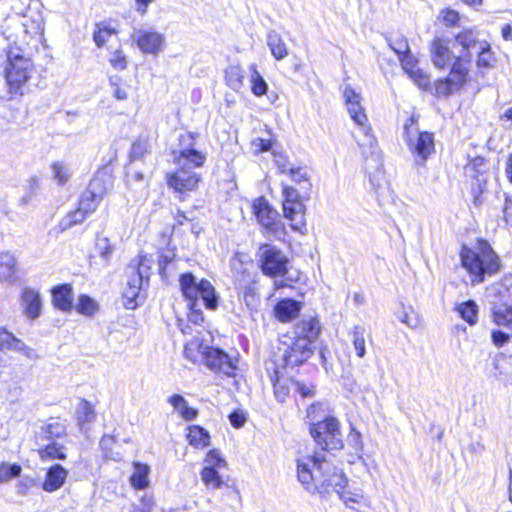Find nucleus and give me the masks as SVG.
<instances>
[{"label": "nucleus", "instance_id": "obj_24", "mask_svg": "<svg viewBox=\"0 0 512 512\" xmlns=\"http://www.w3.org/2000/svg\"><path fill=\"white\" fill-rule=\"evenodd\" d=\"M485 164V160L482 157H477L473 159L469 165L466 167L468 173L475 172V175L472 177L475 178L476 183L473 184L472 192L474 195V203L477 204L479 200L480 194L483 192V186L486 183V177L484 175L483 167Z\"/></svg>", "mask_w": 512, "mask_h": 512}, {"label": "nucleus", "instance_id": "obj_27", "mask_svg": "<svg viewBox=\"0 0 512 512\" xmlns=\"http://www.w3.org/2000/svg\"><path fill=\"white\" fill-rule=\"evenodd\" d=\"M150 467L148 464L141 462H133V472L129 478L130 485L138 490L149 487Z\"/></svg>", "mask_w": 512, "mask_h": 512}, {"label": "nucleus", "instance_id": "obj_43", "mask_svg": "<svg viewBox=\"0 0 512 512\" xmlns=\"http://www.w3.org/2000/svg\"><path fill=\"white\" fill-rule=\"evenodd\" d=\"M52 178L58 184L64 185L71 177V171L67 164L63 162H53L51 164Z\"/></svg>", "mask_w": 512, "mask_h": 512}, {"label": "nucleus", "instance_id": "obj_46", "mask_svg": "<svg viewBox=\"0 0 512 512\" xmlns=\"http://www.w3.org/2000/svg\"><path fill=\"white\" fill-rule=\"evenodd\" d=\"M474 52L478 53L477 65L479 67L487 68V67L491 66V60H492L491 46L487 41L482 40L479 43L477 50H475Z\"/></svg>", "mask_w": 512, "mask_h": 512}, {"label": "nucleus", "instance_id": "obj_50", "mask_svg": "<svg viewBox=\"0 0 512 512\" xmlns=\"http://www.w3.org/2000/svg\"><path fill=\"white\" fill-rule=\"evenodd\" d=\"M114 251V247L111 245L110 240L107 237H98L96 241V252L103 259L105 263H108L110 257Z\"/></svg>", "mask_w": 512, "mask_h": 512}, {"label": "nucleus", "instance_id": "obj_17", "mask_svg": "<svg viewBox=\"0 0 512 512\" xmlns=\"http://www.w3.org/2000/svg\"><path fill=\"white\" fill-rule=\"evenodd\" d=\"M104 182V176H96L91 180L88 191L83 194L79 207L87 214L96 210L100 199L106 192V187L103 186Z\"/></svg>", "mask_w": 512, "mask_h": 512}, {"label": "nucleus", "instance_id": "obj_1", "mask_svg": "<svg viewBox=\"0 0 512 512\" xmlns=\"http://www.w3.org/2000/svg\"><path fill=\"white\" fill-rule=\"evenodd\" d=\"M460 259L462 266L470 274L473 285L482 283L486 276H492L501 269L499 256L493 251L490 244L483 239L477 241L475 250L463 246Z\"/></svg>", "mask_w": 512, "mask_h": 512}, {"label": "nucleus", "instance_id": "obj_23", "mask_svg": "<svg viewBox=\"0 0 512 512\" xmlns=\"http://www.w3.org/2000/svg\"><path fill=\"white\" fill-rule=\"evenodd\" d=\"M74 294L71 285L63 284L53 288L52 303L64 312L70 311L73 307Z\"/></svg>", "mask_w": 512, "mask_h": 512}, {"label": "nucleus", "instance_id": "obj_6", "mask_svg": "<svg viewBox=\"0 0 512 512\" xmlns=\"http://www.w3.org/2000/svg\"><path fill=\"white\" fill-rule=\"evenodd\" d=\"M418 116L412 115L404 124V141L411 153L424 162L434 151L433 135L429 132H420L417 126Z\"/></svg>", "mask_w": 512, "mask_h": 512}, {"label": "nucleus", "instance_id": "obj_30", "mask_svg": "<svg viewBox=\"0 0 512 512\" xmlns=\"http://www.w3.org/2000/svg\"><path fill=\"white\" fill-rule=\"evenodd\" d=\"M168 402L186 421L194 420L198 415V411L195 408L189 407L185 398L179 394L170 396Z\"/></svg>", "mask_w": 512, "mask_h": 512}, {"label": "nucleus", "instance_id": "obj_29", "mask_svg": "<svg viewBox=\"0 0 512 512\" xmlns=\"http://www.w3.org/2000/svg\"><path fill=\"white\" fill-rule=\"evenodd\" d=\"M210 346L204 344L199 338L190 340L184 348L185 357L193 363H204L206 351Z\"/></svg>", "mask_w": 512, "mask_h": 512}, {"label": "nucleus", "instance_id": "obj_35", "mask_svg": "<svg viewBox=\"0 0 512 512\" xmlns=\"http://www.w3.org/2000/svg\"><path fill=\"white\" fill-rule=\"evenodd\" d=\"M308 460L311 464L309 467V471L312 474H321L323 478H330L328 473H325L323 466L324 465H333L330 463L322 454L315 453L314 455H307L297 459L298 461Z\"/></svg>", "mask_w": 512, "mask_h": 512}, {"label": "nucleus", "instance_id": "obj_21", "mask_svg": "<svg viewBox=\"0 0 512 512\" xmlns=\"http://www.w3.org/2000/svg\"><path fill=\"white\" fill-rule=\"evenodd\" d=\"M431 61L435 67L444 69L448 64V39L445 34L436 36L430 47Z\"/></svg>", "mask_w": 512, "mask_h": 512}, {"label": "nucleus", "instance_id": "obj_22", "mask_svg": "<svg viewBox=\"0 0 512 512\" xmlns=\"http://www.w3.org/2000/svg\"><path fill=\"white\" fill-rule=\"evenodd\" d=\"M450 67V94L460 90L468 80L471 62L455 60Z\"/></svg>", "mask_w": 512, "mask_h": 512}, {"label": "nucleus", "instance_id": "obj_37", "mask_svg": "<svg viewBox=\"0 0 512 512\" xmlns=\"http://www.w3.org/2000/svg\"><path fill=\"white\" fill-rule=\"evenodd\" d=\"M460 317L469 325H475L478 321V305L473 300L461 303L456 308Z\"/></svg>", "mask_w": 512, "mask_h": 512}, {"label": "nucleus", "instance_id": "obj_8", "mask_svg": "<svg viewBox=\"0 0 512 512\" xmlns=\"http://www.w3.org/2000/svg\"><path fill=\"white\" fill-rule=\"evenodd\" d=\"M32 62L20 48L10 47L7 52L5 76L10 89L18 90L29 79Z\"/></svg>", "mask_w": 512, "mask_h": 512}, {"label": "nucleus", "instance_id": "obj_5", "mask_svg": "<svg viewBox=\"0 0 512 512\" xmlns=\"http://www.w3.org/2000/svg\"><path fill=\"white\" fill-rule=\"evenodd\" d=\"M180 288L183 296L190 302L198 303L201 298L207 309L215 310L218 307L219 295L210 281H197L193 274L185 273L180 277Z\"/></svg>", "mask_w": 512, "mask_h": 512}, {"label": "nucleus", "instance_id": "obj_3", "mask_svg": "<svg viewBox=\"0 0 512 512\" xmlns=\"http://www.w3.org/2000/svg\"><path fill=\"white\" fill-rule=\"evenodd\" d=\"M459 20L458 12L450 9V59L471 62L477 50L479 33L475 28H463L455 24Z\"/></svg>", "mask_w": 512, "mask_h": 512}, {"label": "nucleus", "instance_id": "obj_59", "mask_svg": "<svg viewBox=\"0 0 512 512\" xmlns=\"http://www.w3.org/2000/svg\"><path fill=\"white\" fill-rule=\"evenodd\" d=\"M113 87V96L118 100H126L128 98L129 86H121L117 81L111 80Z\"/></svg>", "mask_w": 512, "mask_h": 512}, {"label": "nucleus", "instance_id": "obj_62", "mask_svg": "<svg viewBox=\"0 0 512 512\" xmlns=\"http://www.w3.org/2000/svg\"><path fill=\"white\" fill-rule=\"evenodd\" d=\"M190 314L189 320L194 324H200L204 320V316L202 311L199 309V305L196 302H191L190 304Z\"/></svg>", "mask_w": 512, "mask_h": 512}, {"label": "nucleus", "instance_id": "obj_2", "mask_svg": "<svg viewBox=\"0 0 512 512\" xmlns=\"http://www.w3.org/2000/svg\"><path fill=\"white\" fill-rule=\"evenodd\" d=\"M310 466L308 460L297 462L298 480L307 491L320 494H328L332 491H336L338 494L342 492L340 489L344 488L347 479L340 469L334 465H324V471L330 475V478H323L321 474H312L309 471Z\"/></svg>", "mask_w": 512, "mask_h": 512}, {"label": "nucleus", "instance_id": "obj_63", "mask_svg": "<svg viewBox=\"0 0 512 512\" xmlns=\"http://www.w3.org/2000/svg\"><path fill=\"white\" fill-rule=\"evenodd\" d=\"M349 444L353 446L356 451H361L363 449L362 436L359 431L352 429L349 434Z\"/></svg>", "mask_w": 512, "mask_h": 512}, {"label": "nucleus", "instance_id": "obj_16", "mask_svg": "<svg viewBox=\"0 0 512 512\" xmlns=\"http://www.w3.org/2000/svg\"><path fill=\"white\" fill-rule=\"evenodd\" d=\"M167 182L169 187L173 188L176 192L184 193L197 188L200 176L189 169L180 168L168 175Z\"/></svg>", "mask_w": 512, "mask_h": 512}, {"label": "nucleus", "instance_id": "obj_41", "mask_svg": "<svg viewBox=\"0 0 512 512\" xmlns=\"http://www.w3.org/2000/svg\"><path fill=\"white\" fill-rule=\"evenodd\" d=\"M274 394L278 401L284 402L293 388V380L285 377H277L274 381Z\"/></svg>", "mask_w": 512, "mask_h": 512}, {"label": "nucleus", "instance_id": "obj_14", "mask_svg": "<svg viewBox=\"0 0 512 512\" xmlns=\"http://www.w3.org/2000/svg\"><path fill=\"white\" fill-rule=\"evenodd\" d=\"M237 362V358L230 357L220 349L210 347L206 351L203 364L213 371H220L228 376H232L237 369Z\"/></svg>", "mask_w": 512, "mask_h": 512}, {"label": "nucleus", "instance_id": "obj_9", "mask_svg": "<svg viewBox=\"0 0 512 512\" xmlns=\"http://www.w3.org/2000/svg\"><path fill=\"white\" fill-rule=\"evenodd\" d=\"M257 255L260 268L265 275L280 277L288 272V258L276 246L263 244L259 247Z\"/></svg>", "mask_w": 512, "mask_h": 512}, {"label": "nucleus", "instance_id": "obj_39", "mask_svg": "<svg viewBox=\"0 0 512 512\" xmlns=\"http://www.w3.org/2000/svg\"><path fill=\"white\" fill-rule=\"evenodd\" d=\"M251 76H250V82H251V91L255 96H263L266 94L268 85L266 81L263 79L259 71L257 70V66L255 64H252L250 66Z\"/></svg>", "mask_w": 512, "mask_h": 512}, {"label": "nucleus", "instance_id": "obj_48", "mask_svg": "<svg viewBox=\"0 0 512 512\" xmlns=\"http://www.w3.org/2000/svg\"><path fill=\"white\" fill-rule=\"evenodd\" d=\"M75 308L77 312L86 316H91L97 311L98 305L89 296L81 295L78 299V303L76 304Z\"/></svg>", "mask_w": 512, "mask_h": 512}, {"label": "nucleus", "instance_id": "obj_20", "mask_svg": "<svg viewBox=\"0 0 512 512\" xmlns=\"http://www.w3.org/2000/svg\"><path fill=\"white\" fill-rule=\"evenodd\" d=\"M402 68L409 77L421 88H426L429 84L428 76L418 67L417 59L411 54H405L399 58Z\"/></svg>", "mask_w": 512, "mask_h": 512}, {"label": "nucleus", "instance_id": "obj_53", "mask_svg": "<svg viewBox=\"0 0 512 512\" xmlns=\"http://www.w3.org/2000/svg\"><path fill=\"white\" fill-rule=\"evenodd\" d=\"M20 472L21 467L17 464H0V483L7 482L12 478L17 477L20 474Z\"/></svg>", "mask_w": 512, "mask_h": 512}, {"label": "nucleus", "instance_id": "obj_7", "mask_svg": "<svg viewBox=\"0 0 512 512\" xmlns=\"http://www.w3.org/2000/svg\"><path fill=\"white\" fill-rule=\"evenodd\" d=\"M310 434L322 450H338L343 447L340 423L332 416L311 424Z\"/></svg>", "mask_w": 512, "mask_h": 512}, {"label": "nucleus", "instance_id": "obj_52", "mask_svg": "<svg viewBox=\"0 0 512 512\" xmlns=\"http://www.w3.org/2000/svg\"><path fill=\"white\" fill-rule=\"evenodd\" d=\"M175 253L171 250L163 251L158 260L159 271L163 277H167L169 274V266L173 263Z\"/></svg>", "mask_w": 512, "mask_h": 512}, {"label": "nucleus", "instance_id": "obj_18", "mask_svg": "<svg viewBox=\"0 0 512 512\" xmlns=\"http://www.w3.org/2000/svg\"><path fill=\"white\" fill-rule=\"evenodd\" d=\"M20 306L26 318L30 320L38 318L43 306L40 292L34 288L25 287L21 293Z\"/></svg>", "mask_w": 512, "mask_h": 512}, {"label": "nucleus", "instance_id": "obj_44", "mask_svg": "<svg viewBox=\"0 0 512 512\" xmlns=\"http://www.w3.org/2000/svg\"><path fill=\"white\" fill-rule=\"evenodd\" d=\"M64 447L55 443V442H52L51 444H48L46 447H44L43 449H40L39 450V455L41 457V459H65L66 458V453L64 451Z\"/></svg>", "mask_w": 512, "mask_h": 512}, {"label": "nucleus", "instance_id": "obj_60", "mask_svg": "<svg viewBox=\"0 0 512 512\" xmlns=\"http://www.w3.org/2000/svg\"><path fill=\"white\" fill-rule=\"evenodd\" d=\"M46 432L48 434V437L58 438L65 435V428L59 421H54L47 425Z\"/></svg>", "mask_w": 512, "mask_h": 512}, {"label": "nucleus", "instance_id": "obj_54", "mask_svg": "<svg viewBox=\"0 0 512 512\" xmlns=\"http://www.w3.org/2000/svg\"><path fill=\"white\" fill-rule=\"evenodd\" d=\"M311 326H313L315 328V339H316L320 328H319L318 321L315 319H310L308 321H302L296 328L295 333L298 335L297 337H305L306 338L312 328Z\"/></svg>", "mask_w": 512, "mask_h": 512}, {"label": "nucleus", "instance_id": "obj_49", "mask_svg": "<svg viewBox=\"0 0 512 512\" xmlns=\"http://www.w3.org/2000/svg\"><path fill=\"white\" fill-rule=\"evenodd\" d=\"M23 343L12 333L0 330V351L4 349H22Z\"/></svg>", "mask_w": 512, "mask_h": 512}, {"label": "nucleus", "instance_id": "obj_12", "mask_svg": "<svg viewBox=\"0 0 512 512\" xmlns=\"http://www.w3.org/2000/svg\"><path fill=\"white\" fill-rule=\"evenodd\" d=\"M343 98L351 119L356 125L361 127L366 136L370 138V142L374 139L369 135L371 128L368 125V118L362 106V97L352 87L346 86L343 90Z\"/></svg>", "mask_w": 512, "mask_h": 512}, {"label": "nucleus", "instance_id": "obj_47", "mask_svg": "<svg viewBox=\"0 0 512 512\" xmlns=\"http://www.w3.org/2000/svg\"><path fill=\"white\" fill-rule=\"evenodd\" d=\"M226 467V461L220 456V453L213 449L210 450L203 463V468H209L213 470H219L224 469Z\"/></svg>", "mask_w": 512, "mask_h": 512}, {"label": "nucleus", "instance_id": "obj_64", "mask_svg": "<svg viewBox=\"0 0 512 512\" xmlns=\"http://www.w3.org/2000/svg\"><path fill=\"white\" fill-rule=\"evenodd\" d=\"M252 145L256 152H264L271 149L272 142L262 138H256L253 140Z\"/></svg>", "mask_w": 512, "mask_h": 512}, {"label": "nucleus", "instance_id": "obj_13", "mask_svg": "<svg viewBox=\"0 0 512 512\" xmlns=\"http://www.w3.org/2000/svg\"><path fill=\"white\" fill-rule=\"evenodd\" d=\"M181 148L177 156V163L180 168L191 169L201 167L205 160L206 155L197 149L194 138L191 134H185L180 138Z\"/></svg>", "mask_w": 512, "mask_h": 512}, {"label": "nucleus", "instance_id": "obj_45", "mask_svg": "<svg viewBox=\"0 0 512 512\" xmlns=\"http://www.w3.org/2000/svg\"><path fill=\"white\" fill-rule=\"evenodd\" d=\"M88 214L81 209L80 207L67 214L60 222V226L62 230H67L72 228L74 225L82 223Z\"/></svg>", "mask_w": 512, "mask_h": 512}, {"label": "nucleus", "instance_id": "obj_36", "mask_svg": "<svg viewBox=\"0 0 512 512\" xmlns=\"http://www.w3.org/2000/svg\"><path fill=\"white\" fill-rule=\"evenodd\" d=\"M17 259L8 252L0 253V278L9 280L16 272Z\"/></svg>", "mask_w": 512, "mask_h": 512}, {"label": "nucleus", "instance_id": "obj_19", "mask_svg": "<svg viewBox=\"0 0 512 512\" xmlns=\"http://www.w3.org/2000/svg\"><path fill=\"white\" fill-rule=\"evenodd\" d=\"M164 44V37L155 31H140L137 45L143 53L158 54Z\"/></svg>", "mask_w": 512, "mask_h": 512}, {"label": "nucleus", "instance_id": "obj_4", "mask_svg": "<svg viewBox=\"0 0 512 512\" xmlns=\"http://www.w3.org/2000/svg\"><path fill=\"white\" fill-rule=\"evenodd\" d=\"M150 260L147 256H139L126 269L127 283L123 291L124 306L127 309L137 307V298L143 287L144 280L148 281Z\"/></svg>", "mask_w": 512, "mask_h": 512}, {"label": "nucleus", "instance_id": "obj_58", "mask_svg": "<svg viewBox=\"0 0 512 512\" xmlns=\"http://www.w3.org/2000/svg\"><path fill=\"white\" fill-rule=\"evenodd\" d=\"M390 47L398 54L399 58L410 53L408 42L404 38H398L390 43Z\"/></svg>", "mask_w": 512, "mask_h": 512}, {"label": "nucleus", "instance_id": "obj_57", "mask_svg": "<svg viewBox=\"0 0 512 512\" xmlns=\"http://www.w3.org/2000/svg\"><path fill=\"white\" fill-rule=\"evenodd\" d=\"M291 179L296 183L308 181L309 176L306 168L303 167H290L288 172Z\"/></svg>", "mask_w": 512, "mask_h": 512}, {"label": "nucleus", "instance_id": "obj_42", "mask_svg": "<svg viewBox=\"0 0 512 512\" xmlns=\"http://www.w3.org/2000/svg\"><path fill=\"white\" fill-rule=\"evenodd\" d=\"M76 414L79 425L90 423L95 418L94 407L87 400H81L79 402Z\"/></svg>", "mask_w": 512, "mask_h": 512}, {"label": "nucleus", "instance_id": "obj_15", "mask_svg": "<svg viewBox=\"0 0 512 512\" xmlns=\"http://www.w3.org/2000/svg\"><path fill=\"white\" fill-rule=\"evenodd\" d=\"M257 221L270 232H277L281 223L278 212L263 197L257 198L252 205Z\"/></svg>", "mask_w": 512, "mask_h": 512}, {"label": "nucleus", "instance_id": "obj_56", "mask_svg": "<svg viewBox=\"0 0 512 512\" xmlns=\"http://www.w3.org/2000/svg\"><path fill=\"white\" fill-rule=\"evenodd\" d=\"M148 147V142L145 140L135 141L130 150V158L133 160L141 159L148 152Z\"/></svg>", "mask_w": 512, "mask_h": 512}, {"label": "nucleus", "instance_id": "obj_25", "mask_svg": "<svg viewBox=\"0 0 512 512\" xmlns=\"http://www.w3.org/2000/svg\"><path fill=\"white\" fill-rule=\"evenodd\" d=\"M339 495L347 507L358 512H364L371 507L369 497L361 491L343 490Z\"/></svg>", "mask_w": 512, "mask_h": 512}, {"label": "nucleus", "instance_id": "obj_34", "mask_svg": "<svg viewBox=\"0 0 512 512\" xmlns=\"http://www.w3.org/2000/svg\"><path fill=\"white\" fill-rule=\"evenodd\" d=\"M226 84L234 91H239L244 84V72L239 65H230L225 70Z\"/></svg>", "mask_w": 512, "mask_h": 512}, {"label": "nucleus", "instance_id": "obj_31", "mask_svg": "<svg viewBox=\"0 0 512 512\" xmlns=\"http://www.w3.org/2000/svg\"><path fill=\"white\" fill-rule=\"evenodd\" d=\"M96 27L94 41L98 47H102L112 35L118 33V27L112 20L102 21Z\"/></svg>", "mask_w": 512, "mask_h": 512}, {"label": "nucleus", "instance_id": "obj_33", "mask_svg": "<svg viewBox=\"0 0 512 512\" xmlns=\"http://www.w3.org/2000/svg\"><path fill=\"white\" fill-rule=\"evenodd\" d=\"M267 45L276 60H282L288 55L287 46L276 31H270L268 33Z\"/></svg>", "mask_w": 512, "mask_h": 512}, {"label": "nucleus", "instance_id": "obj_32", "mask_svg": "<svg viewBox=\"0 0 512 512\" xmlns=\"http://www.w3.org/2000/svg\"><path fill=\"white\" fill-rule=\"evenodd\" d=\"M187 438L189 444L198 449H203L210 444L209 433L198 425L190 426L188 428Z\"/></svg>", "mask_w": 512, "mask_h": 512}, {"label": "nucleus", "instance_id": "obj_10", "mask_svg": "<svg viewBox=\"0 0 512 512\" xmlns=\"http://www.w3.org/2000/svg\"><path fill=\"white\" fill-rule=\"evenodd\" d=\"M283 212L290 226L294 230H301L305 226V206L298 192L292 187L283 189Z\"/></svg>", "mask_w": 512, "mask_h": 512}, {"label": "nucleus", "instance_id": "obj_51", "mask_svg": "<svg viewBox=\"0 0 512 512\" xmlns=\"http://www.w3.org/2000/svg\"><path fill=\"white\" fill-rule=\"evenodd\" d=\"M399 320L402 323H405L410 328H418L421 325V319L417 312H415L411 307L403 311L398 316Z\"/></svg>", "mask_w": 512, "mask_h": 512}, {"label": "nucleus", "instance_id": "obj_26", "mask_svg": "<svg viewBox=\"0 0 512 512\" xmlns=\"http://www.w3.org/2000/svg\"><path fill=\"white\" fill-rule=\"evenodd\" d=\"M67 474V471L60 464L53 465L47 472L43 489L47 492L58 490L64 484Z\"/></svg>", "mask_w": 512, "mask_h": 512}, {"label": "nucleus", "instance_id": "obj_61", "mask_svg": "<svg viewBox=\"0 0 512 512\" xmlns=\"http://www.w3.org/2000/svg\"><path fill=\"white\" fill-rule=\"evenodd\" d=\"M491 338L495 346L502 347L509 341L510 335L501 330H494L492 331Z\"/></svg>", "mask_w": 512, "mask_h": 512}, {"label": "nucleus", "instance_id": "obj_40", "mask_svg": "<svg viewBox=\"0 0 512 512\" xmlns=\"http://www.w3.org/2000/svg\"><path fill=\"white\" fill-rule=\"evenodd\" d=\"M201 480L207 489L216 490L222 487L223 480L219 470L203 468L201 471Z\"/></svg>", "mask_w": 512, "mask_h": 512}, {"label": "nucleus", "instance_id": "obj_38", "mask_svg": "<svg viewBox=\"0 0 512 512\" xmlns=\"http://www.w3.org/2000/svg\"><path fill=\"white\" fill-rule=\"evenodd\" d=\"M366 330L360 325H356L350 331L351 341L355 349L356 355L363 358L366 354L365 339Z\"/></svg>", "mask_w": 512, "mask_h": 512}, {"label": "nucleus", "instance_id": "obj_11", "mask_svg": "<svg viewBox=\"0 0 512 512\" xmlns=\"http://www.w3.org/2000/svg\"><path fill=\"white\" fill-rule=\"evenodd\" d=\"M311 327L312 328L306 338L297 337L287 345L283 354V359L287 366H298L307 361L311 356V344L315 340V328L313 326Z\"/></svg>", "mask_w": 512, "mask_h": 512}, {"label": "nucleus", "instance_id": "obj_55", "mask_svg": "<svg viewBox=\"0 0 512 512\" xmlns=\"http://www.w3.org/2000/svg\"><path fill=\"white\" fill-rule=\"evenodd\" d=\"M111 66L117 70H124L127 67V58L122 50L116 49L109 57Z\"/></svg>", "mask_w": 512, "mask_h": 512}, {"label": "nucleus", "instance_id": "obj_28", "mask_svg": "<svg viewBox=\"0 0 512 512\" xmlns=\"http://www.w3.org/2000/svg\"><path fill=\"white\" fill-rule=\"evenodd\" d=\"M301 310V303L292 299H284L275 307V315L282 322H288L297 317Z\"/></svg>", "mask_w": 512, "mask_h": 512}]
</instances>
